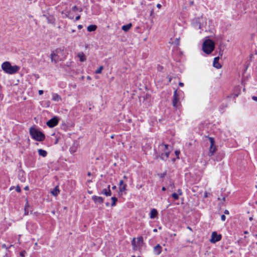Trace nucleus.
Wrapping results in <instances>:
<instances>
[{"mask_svg": "<svg viewBox=\"0 0 257 257\" xmlns=\"http://www.w3.org/2000/svg\"><path fill=\"white\" fill-rule=\"evenodd\" d=\"M162 248L160 244H157L154 247L153 251L156 255H159L162 252Z\"/></svg>", "mask_w": 257, "mask_h": 257, "instance_id": "9b49d317", "label": "nucleus"}, {"mask_svg": "<svg viewBox=\"0 0 257 257\" xmlns=\"http://www.w3.org/2000/svg\"><path fill=\"white\" fill-rule=\"evenodd\" d=\"M77 7H76V6H74V7H73V8H72V10H73V11H76V10H77Z\"/></svg>", "mask_w": 257, "mask_h": 257, "instance_id": "c9c22d12", "label": "nucleus"}, {"mask_svg": "<svg viewBox=\"0 0 257 257\" xmlns=\"http://www.w3.org/2000/svg\"><path fill=\"white\" fill-rule=\"evenodd\" d=\"M224 213L226 214H229V211L227 210H225Z\"/></svg>", "mask_w": 257, "mask_h": 257, "instance_id": "37998d69", "label": "nucleus"}, {"mask_svg": "<svg viewBox=\"0 0 257 257\" xmlns=\"http://www.w3.org/2000/svg\"><path fill=\"white\" fill-rule=\"evenodd\" d=\"M87 78L88 79H90V76H87Z\"/></svg>", "mask_w": 257, "mask_h": 257, "instance_id": "5fc2aeb1", "label": "nucleus"}, {"mask_svg": "<svg viewBox=\"0 0 257 257\" xmlns=\"http://www.w3.org/2000/svg\"><path fill=\"white\" fill-rule=\"evenodd\" d=\"M123 178H124V179H127V176H123Z\"/></svg>", "mask_w": 257, "mask_h": 257, "instance_id": "8fccbe9b", "label": "nucleus"}, {"mask_svg": "<svg viewBox=\"0 0 257 257\" xmlns=\"http://www.w3.org/2000/svg\"><path fill=\"white\" fill-rule=\"evenodd\" d=\"M52 96V100L54 101L59 102L62 100L61 96L57 93H53Z\"/></svg>", "mask_w": 257, "mask_h": 257, "instance_id": "2eb2a0df", "label": "nucleus"}, {"mask_svg": "<svg viewBox=\"0 0 257 257\" xmlns=\"http://www.w3.org/2000/svg\"><path fill=\"white\" fill-rule=\"evenodd\" d=\"M173 106L176 108H180L181 107V103L179 101V96L177 93V90L174 92L173 98L172 100Z\"/></svg>", "mask_w": 257, "mask_h": 257, "instance_id": "0eeeda50", "label": "nucleus"}, {"mask_svg": "<svg viewBox=\"0 0 257 257\" xmlns=\"http://www.w3.org/2000/svg\"><path fill=\"white\" fill-rule=\"evenodd\" d=\"M159 148L161 158L166 160L169 157L171 149L169 148L168 145L164 144H160Z\"/></svg>", "mask_w": 257, "mask_h": 257, "instance_id": "39448f33", "label": "nucleus"}, {"mask_svg": "<svg viewBox=\"0 0 257 257\" xmlns=\"http://www.w3.org/2000/svg\"><path fill=\"white\" fill-rule=\"evenodd\" d=\"M12 189H13V188L11 187L10 190H12Z\"/></svg>", "mask_w": 257, "mask_h": 257, "instance_id": "13d9d810", "label": "nucleus"}, {"mask_svg": "<svg viewBox=\"0 0 257 257\" xmlns=\"http://www.w3.org/2000/svg\"><path fill=\"white\" fill-rule=\"evenodd\" d=\"M26 253L25 251H22L20 252V255L22 257L24 256Z\"/></svg>", "mask_w": 257, "mask_h": 257, "instance_id": "473e14b6", "label": "nucleus"}, {"mask_svg": "<svg viewBox=\"0 0 257 257\" xmlns=\"http://www.w3.org/2000/svg\"><path fill=\"white\" fill-rule=\"evenodd\" d=\"M256 204H257V201L256 202Z\"/></svg>", "mask_w": 257, "mask_h": 257, "instance_id": "052dcab7", "label": "nucleus"}, {"mask_svg": "<svg viewBox=\"0 0 257 257\" xmlns=\"http://www.w3.org/2000/svg\"><path fill=\"white\" fill-rule=\"evenodd\" d=\"M97 26L95 25H91L87 27V30L88 32H93L96 30Z\"/></svg>", "mask_w": 257, "mask_h": 257, "instance_id": "412c9836", "label": "nucleus"}, {"mask_svg": "<svg viewBox=\"0 0 257 257\" xmlns=\"http://www.w3.org/2000/svg\"><path fill=\"white\" fill-rule=\"evenodd\" d=\"M132 27V24L131 23H129L126 25H123L121 27V29L124 32L128 31Z\"/></svg>", "mask_w": 257, "mask_h": 257, "instance_id": "a211bd4d", "label": "nucleus"}, {"mask_svg": "<svg viewBox=\"0 0 257 257\" xmlns=\"http://www.w3.org/2000/svg\"><path fill=\"white\" fill-rule=\"evenodd\" d=\"M24 189L25 190H29V187L28 186H26L25 188H24Z\"/></svg>", "mask_w": 257, "mask_h": 257, "instance_id": "79ce46f5", "label": "nucleus"}, {"mask_svg": "<svg viewBox=\"0 0 257 257\" xmlns=\"http://www.w3.org/2000/svg\"><path fill=\"white\" fill-rule=\"evenodd\" d=\"M67 52L61 48H58L52 51L50 55L51 62L57 63L58 62L63 61L67 56Z\"/></svg>", "mask_w": 257, "mask_h": 257, "instance_id": "f03ea898", "label": "nucleus"}, {"mask_svg": "<svg viewBox=\"0 0 257 257\" xmlns=\"http://www.w3.org/2000/svg\"><path fill=\"white\" fill-rule=\"evenodd\" d=\"M204 197L205 198H207L208 197V193L207 192H204Z\"/></svg>", "mask_w": 257, "mask_h": 257, "instance_id": "f704fd0d", "label": "nucleus"}, {"mask_svg": "<svg viewBox=\"0 0 257 257\" xmlns=\"http://www.w3.org/2000/svg\"><path fill=\"white\" fill-rule=\"evenodd\" d=\"M143 239L142 237H140L137 238V243L139 245L141 246L142 245V244L143 243Z\"/></svg>", "mask_w": 257, "mask_h": 257, "instance_id": "393cba45", "label": "nucleus"}, {"mask_svg": "<svg viewBox=\"0 0 257 257\" xmlns=\"http://www.w3.org/2000/svg\"><path fill=\"white\" fill-rule=\"evenodd\" d=\"M82 28V25H78V28L79 29H81Z\"/></svg>", "mask_w": 257, "mask_h": 257, "instance_id": "a19ab883", "label": "nucleus"}, {"mask_svg": "<svg viewBox=\"0 0 257 257\" xmlns=\"http://www.w3.org/2000/svg\"><path fill=\"white\" fill-rule=\"evenodd\" d=\"M38 152L39 155L43 157H45L47 155V152L45 150L42 149H38Z\"/></svg>", "mask_w": 257, "mask_h": 257, "instance_id": "aec40b11", "label": "nucleus"}, {"mask_svg": "<svg viewBox=\"0 0 257 257\" xmlns=\"http://www.w3.org/2000/svg\"><path fill=\"white\" fill-rule=\"evenodd\" d=\"M101 194L106 196H110L111 195V192L110 189V185H108L107 189H103L101 191Z\"/></svg>", "mask_w": 257, "mask_h": 257, "instance_id": "ddd939ff", "label": "nucleus"}, {"mask_svg": "<svg viewBox=\"0 0 257 257\" xmlns=\"http://www.w3.org/2000/svg\"><path fill=\"white\" fill-rule=\"evenodd\" d=\"M132 257H136L135 255H132Z\"/></svg>", "mask_w": 257, "mask_h": 257, "instance_id": "bf43d9fd", "label": "nucleus"}, {"mask_svg": "<svg viewBox=\"0 0 257 257\" xmlns=\"http://www.w3.org/2000/svg\"><path fill=\"white\" fill-rule=\"evenodd\" d=\"M59 120L57 117L55 116L48 120L46 124L49 127H53L57 125L58 123Z\"/></svg>", "mask_w": 257, "mask_h": 257, "instance_id": "9d476101", "label": "nucleus"}, {"mask_svg": "<svg viewBox=\"0 0 257 257\" xmlns=\"http://www.w3.org/2000/svg\"><path fill=\"white\" fill-rule=\"evenodd\" d=\"M187 228H188L189 230H192L191 228V227H189V226H188V227H187Z\"/></svg>", "mask_w": 257, "mask_h": 257, "instance_id": "3c124183", "label": "nucleus"}, {"mask_svg": "<svg viewBox=\"0 0 257 257\" xmlns=\"http://www.w3.org/2000/svg\"><path fill=\"white\" fill-rule=\"evenodd\" d=\"M106 206H108V205H109V203H107L106 204Z\"/></svg>", "mask_w": 257, "mask_h": 257, "instance_id": "4d7b16f0", "label": "nucleus"}, {"mask_svg": "<svg viewBox=\"0 0 257 257\" xmlns=\"http://www.w3.org/2000/svg\"><path fill=\"white\" fill-rule=\"evenodd\" d=\"M154 232H157V229H154L153 230Z\"/></svg>", "mask_w": 257, "mask_h": 257, "instance_id": "603ef678", "label": "nucleus"}, {"mask_svg": "<svg viewBox=\"0 0 257 257\" xmlns=\"http://www.w3.org/2000/svg\"><path fill=\"white\" fill-rule=\"evenodd\" d=\"M92 199L95 203H98L101 204V203H102L103 202V198L100 196H95V195L93 196L92 197Z\"/></svg>", "mask_w": 257, "mask_h": 257, "instance_id": "4468645a", "label": "nucleus"}, {"mask_svg": "<svg viewBox=\"0 0 257 257\" xmlns=\"http://www.w3.org/2000/svg\"><path fill=\"white\" fill-rule=\"evenodd\" d=\"M162 190L163 191H165V190H166V188H165V187H162Z\"/></svg>", "mask_w": 257, "mask_h": 257, "instance_id": "49530a36", "label": "nucleus"}, {"mask_svg": "<svg viewBox=\"0 0 257 257\" xmlns=\"http://www.w3.org/2000/svg\"><path fill=\"white\" fill-rule=\"evenodd\" d=\"M215 44L210 39L205 40L202 44V50L206 54H210L214 49Z\"/></svg>", "mask_w": 257, "mask_h": 257, "instance_id": "20e7f679", "label": "nucleus"}, {"mask_svg": "<svg viewBox=\"0 0 257 257\" xmlns=\"http://www.w3.org/2000/svg\"><path fill=\"white\" fill-rule=\"evenodd\" d=\"M221 220H222V221H225V219H226V217H225V216L224 215H222L221 216Z\"/></svg>", "mask_w": 257, "mask_h": 257, "instance_id": "c756f323", "label": "nucleus"}, {"mask_svg": "<svg viewBox=\"0 0 257 257\" xmlns=\"http://www.w3.org/2000/svg\"><path fill=\"white\" fill-rule=\"evenodd\" d=\"M219 57H216L214 58L213 66L214 67L217 69H220L221 68V65L219 63Z\"/></svg>", "mask_w": 257, "mask_h": 257, "instance_id": "f8f14e48", "label": "nucleus"}, {"mask_svg": "<svg viewBox=\"0 0 257 257\" xmlns=\"http://www.w3.org/2000/svg\"><path fill=\"white\" fill-rule=\"evenodd\" d=\"M252 98L253 100L257 101V97L256 96H253L252 97Z\"/></svg>", "mask_w": 257, "mask_h": 257, "instance_id": "e433bc0d", "label": "nucleus"}, {"mask_svg": "<svg viewBox=\"0 0 257 257\" xmlns=\"http://www.w3.org/2000/svg\"><path fill=\"white\" fill-rule=\"evenodd\" d=\"M116 188V186H115V185L112 187V189H113V190L115 189Z\"/></svg>", "mask_w": 257, "mask_h": 257, "instance_id": "c03bdc74", "label": "nucleus"}, {"mask_svg": "<svg viewBox=\"0 0 257 257\" xmlns=\"http://www.w3.org/2000/svg\"><path fill=\"white\" fill-rule=\"evenodd\" d=\"M244 234H247V233H248V232H247V231H245L244 232Z\"/></svg>", "mask_w": 257, "mask_h": 257, "instance_id": "864d4df0", "label": "nucleus"}, {"mask_svg": "<svg viewBox=\"0 0 257 257\" xmlns=\"http://www.w3.org/2000/svg\"><path fill=\"white\" fill-rule=\"evenodd\" d=\"M192 23L195 27L207 31L212 26V21L210 19L202 16L193 19Z\"/></svg>", "mask_w": 257, "mask_h": 257, "instance_id": "f257e3e1", "label": "nucleus"}, {"mask_svg": "<svg viewBox=\"0 0 257 257\" xmlns=\"http://www.w3.org/2000/svg\"><path fill=\"white\" fill-rule=\"evenodd\" d=\"M176 236V233H174V234H172L171 235V236Z\"/></svg>", "mask_w": 257, "mask_h": 257, "instance_id": "a18cd8bd", "label": "nucleus"}, {"mask_svg": "<svg viewBox=\"0 0 257 257\" xmlns=\"http://www.w3.org/2000/svg\"><path fill=\"white\" fill-rule=\"evenodd\" d=\"M103 69V67L102 66H100L97 70H96L95 73L96 74H100L101 73L102 70Z\"/></svg>", "mask_w": 257, "mask_h": 257, "instance_id": "a878e982", "label": "nucleus"}, {"mask_svg": "<svg viewBox=\"0 0 257 257\" xmlns=\"http://www.w3.org/2000/svg\"><path fill=\"white\" fill-rule=\"evenodd\" d=\"M222 236L220 234H218L216 231H213L211 233V238L209 241L210 242L215 243L221 239Z\"/></svg>", "mask_w": 257, "mask_h": 257, "instance_id": "1a4fd4ad", "label": "nucleus"}, {"mask_svg": "<svg viewBox=\"0 0 257 257\" xmlns=\"http://www.w3.org/2000/svg\"><path fill=\"white\" fill-rule=\"evenodd\" d=\"M51 192L53 196H56L59 194L60 191L58 187H56Z\"/></svg>", "mask_w": 257, "mask_h": 257, "instance_id": "4be33fe9", "label": "nucleus"}, {"mask_svg": "<svg viewBox=\"0 0 257 257\" xmlns=\"http://www.w3.org/2000/svg\"><path fill=\"white\" fill-rule=\"evenodd\" d=\"M178 194L179 195H182V190L180 189H178L177 190Z\"/></svg>", "mask_w": 257, "mask_h": 257, "instance_id": "2f4dec72", "label": "nucleus"}, {"mask_svg": "<svg viewBox=\"0 0 257 257\" xmlns=\"http://www.w3.org/2000/svg\"><path fill=\"white\" fill-rule=\"evenodd\" d=\"M138 257H141V256H138Z\"/></svg>", "mask_w": 257, "mask_h": 257, "instance_id": "680f3d73", "label": "nucleus"}, {"mask_svg": "<svg viewBox=\"0 0 257 257\" xmlns=\"http://www.w3.org/2000/svg\"><path fill=\"white\" fill-rule=\"evenodd\" d=\"M2 247H3V248H6V245H5V244H3V245H2Z\"/></svg>", "mask_w": 257, "mask_h": 257, "instance_id": "09e8293b", "label": "nucleus"}, {"mask_svg": "<svg viewBox=\"0 0 257 257\" xmlns=\"http://www.w3.org/2000/svg\"><path fill=\"white\" fill-rule=\"evenodd\" d=\"M80 16H77V17L75 18V20H76V21H78V20H79L80 19Z\"/></svg>", "mask_w": 257, "mask_h": 257, "instance_id": "58836bf2", "label": "nucleus"}, {"mask_svg": "<svg viewBox=\"0 0 257 257\" xmlns=\"http://www.w3.org/2000/svg\"><path fill=\"white\" fill-rule=\"evenodd\" d=\"M30 134L33 139L37 141H42L45 138V135L42 132L33 127L30 129Z\"/></svg>", "mask_w": 257, "mask_h": 257, "instance_id": "423d86ee", "label": "nucleus"}, {"mask_svg": "<svg viewBox=\"0 0 257 257\" xmlns=\"http://www.w3.org/2000/svg\"><path fill=\"white\" fill-rule=\"evenodd\" d=\"M208 139H209V140L210 143V146L209 148V151L208 155L209 156H212L215 153V152L216 151V148L214 145L215 142H214V139L211 137H209Z\"/></svg>", "mask_w": 257, "mask_h": 257, "instance_id": "6e6552de", "label": "nucleus"}, {"mask_svg": "<svg viewBox=\"0 0 257 257\" xmlns=\"http://www.w3.org/2000/svg\"><path fill=\"white\" fill-rule=\"evenodd\" d=\"M39 95H42L43 94V90H39L38 91Z\"/></svg>", "mask_w": 257, "mask_h": 257, "instance_id": "72a5a7b5", "label": "nucleus"}, {"mask_svg": "<svg viewBox=\"0 0 257 257\" xmlns=\"http://www.w3.org/2000/svg\"><path fill=\"white\" fill-rule=\"evenodd\" d=\"M161 7H162V6H161V4H158L157 5V7L158 9H160V8H161Z\"/></svg>", "mask_w": 257, "mask_h": 257, "instance_id": "4c0bfd02", "label": "nucleus"}, {"mask_svg": "<svg viewBox=\"0 0 257 257\" xmlns=\"http://www.w3.org/2000/svg\"><path fill=\"white\" fill-rule=\"evenodd\" d=\"M16 190L18 192H21V188H20V187L19 186H16Z\"/></svg>", "mask_w": 257, "mask_h": 257, "instance_id": "cd10ccee", "label": "nucleus"}, {"mask_svg": "<svg viewBox=\"0 0 257 257\" xmlns=\"http://www.w3.org/2000/svg\"><path fill=\"white\" fill-rule=\"evenodd\" d=\"M175 155L177 156V158H179V155L180 154V151H176L175 152Z\"/></svg>", "mask_w": 257, "mask_h": 257, "instance_id": "7c9ffc66", "label": "nucleus"}, {"mask_svg": "<svg viewBox=\"0 0 257 257\" xmlns=\"http://www.w3.org/2000/svg\"><path fill=\"white\" fill-rule=\"evenodd\" d=\"M77 56L79 58V61L80 62H84L86 59L85 54L82 52H80L78 53Z\"/></svg>", "mask_w": 257, "mask_h": 257, "instance_id": "f3484780", "label": "nucleus"}, {"mask_svg": "<svg viewBox=\"0 0 257 257\" xmlns=\"http://www.w3.org/2000/svg\"><path fill=\"white\" fill-rule=\"evenodd\" d=\"M25 215H27V214H28V212H27L26 210H25Z\"/></svg>", "mask_w": 257, "mask_h": 257, "instance_id": "6e6d98bb", "label": "nucleus"}, {"mask_svg": "<svg viewBox=\"0 0 257 257\" xmlns=\"http://www.w3.org/2000/svg\"><path fill=\"white\" fill-rule=\"evenodd\" d=\"M172 197L176 200H178L179 199V195L177 193H174L172 194Z\"/></svg>", "mask_w": 257, "mask_h": 257, "instance_id": "bb28decb", "label": "nucleus"}, {"mask_svg": "<svg viewBox=\"0 0 257 257\" xmlns=\"http://www.w3.org/2000/svg\"><path fill=\"white\" fill-rule=\"evenodd\" d=\"M126 185H123V186H119V194L122 195V193L125 192L126 190Z\"/></svg>", "mask_w": 257, "mask_h": 257, "instance_id": "6ab92c4d", "label": "nucleus"}, {"mask_svg": "<svg viewBox=\"0 0 257 257\" xmlns=\"http://www.w3.org/2000/svg\"><path fill=\"white\" fill-rule=\"evenodd\" d=\"M179 85L180 86H181V87H182V86H184V84H183V83H182V82H179Z\"/></svg>", "mask_w": 257, "mask_h": 257, "instance_id": "ea45409f", "label": "nucleus"}, {"mask_svg": "<svg viewBox=\"0 0 257 257\" xmlns=\"http://www.w3.org/2000/svg\"><path fill=\"white\" fill-rule=\"evenodd\" d=\"M132 245H133V248L134 250L138 249V246L136 244V240L135 238H134L132 241Z\"/></svg>", "mask_w": 257, "mask_h": 257, "instance_id": "5701e85b", "label": "nucleus"}, {"mask_svg": "<svg viewBox=\"0 0 257 257\" xmlns=\"http://www.w3.org/2000/svg\"><path fill=\"white\" fill-rule=\"evenodd\" d=\"M158 211L157 209L153 208L151 210L150 217L151 219L157 218L158 216Z\"/></svg>", "mask_w": 257, "mask_h": 257, "instance_id": "dca6fc26", "label": "nucleus"}, {"mask_svg": "<svg viewBox=\"0 0 257 257\" xmlns=\"http://www.w3.org/2000/svg\"><path fill=\"white\" fill-rule=\"evenodd\" d=\"M123 185H126V184H124L123 183V181L122 180H121L119 182V186H123Z\"/></svg>", "mask_w": 257, "mask_h": 257, "instance_id": "c85d7f7f", "label": "nucleus"}, {"mask_svg": "<svg viewBox=\"0 0 257 257\" xmlns=\"http://www.w3.org/2000/svg\"><path fill=\"white\" fill-rule=\"evenodd\" d=\"M111 200L112 201V203H111V206H115V204H116V202L117 201V198H116L115 197H111Z\"/></svg>", "mask_w": 257, "mask_h": 257, "instance_id": "b1692460", "label": "nucleus"}, {"mask_svg": "<svg viewBox=\"0 0 257 257\" xmlns=\"http://www.w3.org/2000/svg\"><path fill=\"white\" fill-rule=\"evenodd\" d=\"M91 173H90V172H88V173H87V175H88V176H91Z\"/></svg>", "mask_w": 257, "mask_h": 257, "instance_id": "de8ad7c7", "label": "nucleus"}, {"mask_svg": "<svg viewBox=\"0 0 257 257\" xmlns=\"http://www.w3.org/2000/svg\"><path fill=\"white\" fill-rule=\"evenodd\" d=\"M2 69L7 74H13L17 73L20 69V67L17 65L12 66L8 61H6L2 63Z\"/></svg>", "mask_w": 257, "mask_h": 257, "instance_id": "7ed1b4c3", "label": "nucleus"}]
</instances>
